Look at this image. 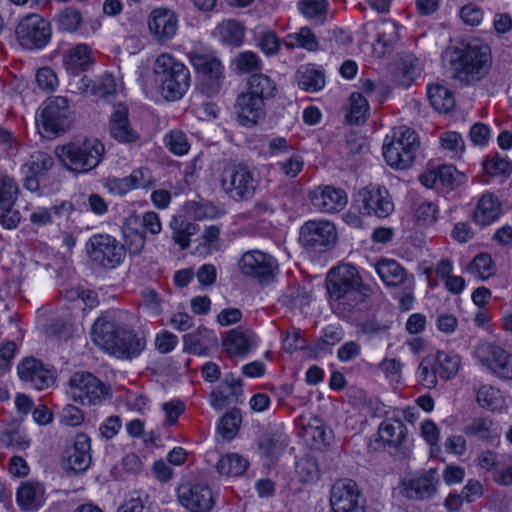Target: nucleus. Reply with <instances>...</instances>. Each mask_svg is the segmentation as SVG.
Segmentation results:
<instances>
[{
	"instance_id": "obj_19",
	"label": "nucleus",
	"mask_w": 512,
	"mask_h": 512,
	"mask_svg": "<svg viewBox=\"0 0 512 512\" xmlns=\"http://www.w3.org/2000/svg\"><path fill=\"white\" fill-rule=\"evenodd\" d=\"M311 205L322 213L333 214L343 210L348 202L346 192L331 185H320L309 192Z\"/></svg>"
},
{
	"instance_id": "obj_29",
	"label": "nucleus",
	"mask_w": 512,
	"mask_h": 512,
	"mask_svg": "<svg viewBox=\"0 0 512 512\" xmlns=\"http://www.w3.org/2000/svg\"><path fill=\"white\" fill-rule=\"evenodd\" d=\"M69 90L75 94H90L107 97L115 91V84L111 77L105 79L103 87H96L94 82L86 75L73 74L69 82Z\"/></svg>"
},
{
	"instance_id": "obj_44",
	"label": "nucleus",
	"mask_w": 512,
	"mask_h": 512,
	"mask_svg": "<svg viewBox=\"0 0 512 512\" xmlns=\"http://www.w3.org/2000/svg\"><path fill=\"white\" fill-rule=\"evenodd\" d=\"M82 22V13L73 7H66L62 9L56 18L58 29L68 33L76 32Z\"/></svg>"
},
{
	"instance_id": "obj_11",
	"label": "nucleus",
	"mask_w": 512,
	"mask_h": 512,
	"mask_svg": "<svg viewBox=\"0 0 512 512\" xmlns=\"http://www.w3.org/2000/svg\"><path fill=\"white\" fill-rule=\"evenodd\" d=\"M86 250L91 261L107 269L119 266L126 254L125 246L109 234L91 236Z\"/></svg>"
},
{
	"instance_id": "obj_56",
	"label": "nucleus",
	"mask_w": 512,
	"mask_h": 512,
	"mask_svg": "<svg viewBox=\"0 0 512 512\" xmlns=\"http://www.w3.org/2000/svg\"><path fill=\"white\" fill-rule=\"evenodd\" d=\"M259 446L266 457H276L284 451L287 440L281 435L267 436L260 441Z\"/></svg>"
},
{
	"instance_id": "obj_6",
	"label": "nucleus",
	"mask_w": 512,
	"mask_h": 512,
	"mask_svg": "<svg viewBox=\"0 0 512 512\" xmlns=\"http://www.w3.org/2000/svg\"><path fill=\"white\" fill-rule=\"evenodd\" d=\"M260 181L255 169L246 163H228L220 175V187L225 195L234 202L251 200Z\"/></svg>"
},
{
	"instance_id": "obj_30",
	"label": "nucleus",
	"mask_w": 512,
	"mask_h": 512,
	"mask_svg": "<svg viewBox=\"0 0 512 512\" xmlns=\"http://www.w3.org/2000/svg\"><path fill=\"white\" fill-rule=\"evenodd\" d=\"M213 35L225 45L239 47L244 42L245 27L239 21L228 19L216 26Z\"/></svg>"
},
{
	"instance_id": "obj_4",
	"label": "nucleus",
	"mask_w": 512,
	"mask_h": 512,
	"mask_svg": "<svg viewBox=\"0 0 512 512\" xmlns=\"http://www.w3.org/2000/svg\"><path fill=\"white\" fill-rule=\"evenodd\" d=\"M153 72L160 94L167 101L181 99L190 87L188 68L169 53H162L156 58Z\"/></svg>"
},
{
	"instance_id": "obj_58",
	"label": "nucleus",
	"mask_w": 512,
	"mask_h": 512,
	"mask_svg": "<svg viewBox=\"0 0 512 512\" xmlns=\"http://www.w3.org/2000/svg\"><path fill=\"white\" fill-rule=\"evenodd\" d=\"M17 502L25 510H33L38 507L37 489L32 484L21 485L17 492Z\"/></svg>"
},
{
	"instance_id": "obj_36",
	"label": "nucleus",
	"mask_w": 512,
	"mask_h": 512,
	"mask_svg": "<svg viewBox=\"0 0 512 512\" xmlns=\"http://www.w3.org/2000/svg\"><path fill=\"white\" fill-rule=\"evenodd\" d=\"M283 44L288 49L301 48L309 52H315L319 49V41L308 27H301L297 32L287 34Z\"/></svg>"
},
{
	"instance_id": "obj_60",
	"label": "nucleus",
	"mask_w": 512,
	"mask_h": 512,
	"mask_svg": "<svg viewBox=\"0 0 512 512\" xmlns=\"http://www.w3.org/2000/svg\"><path fill=\"white\" fill-rule=\"evenodd\" d=\"M36 82L38 87L45 92H53L58 87V77L50 67H42L37 70Z\"/></svg>"
},
{
	"instance_id": "obj_49",
	"label": "nucleus",
	"mask_w": 512,
	"mask_h": 512,
	"mask_svg": "<svg viewBox=\"0 0 512 512\" xmlns=\"http://www.w3.org/2000/svg\"><path fill=\"white\" fill-rule=\"evenodd\" d=\"M438 371L433 358H423L417 370V377L426 388H434L437 385Z\"/></svg>"
},
{
	"instance_id": "obj_33",
	"label": "nucleus",
	"mask_w": 512,
	"mask_h": 512,
	"mask_svg": "<svg viewBox=\"0 0 512 512\" xmlns=\"http://www.w3.org/2000/svg\"><path fill=\"white\" fill-rule=\"evenodd\" d=\"M298 86L308 92L320 91L325 86V74L314 65L300 67L296 74Z\"/></svg>"
},
{
	"instance_id": "obj_42",
	"label": "nucleus",
	"mask_w": 512,
	"mask_h": 512,
	"mask_svg": "<svg viewBox=\"0 0 512 512\" xmlns=\"http://www.w3.org/2000/svg\"><path fill=\"white\" fill-rule=\"evenodd\" d=\"M53 165L54 158L50 154L43 151H35L24 163L23 168L25 169L26 174L39 176L50 170Z\"/></svg>"
},
{
	"instance_id": "obj_3",
	"label": "nucleus",
	"mask_w": 512,
	"mask_h": 512,
	"mask_svg": "<svg viewBox=\"0 0 512 512\" xmlns=\"http://www.w3.org/2000/svg\"><path fill=\"white\" fill-rule=\"evenodd\" d=\"M455 77L466 85L483 79L492 66L490 47L479 41H471L462 48H455L449 60Z\"/></svg>"
},
{
	"instance_id": "obj_7",
	"label": "nucleus",
	"mask_w": 512,
	"mask_h": 512,
	"mask_svg": "<svg viewBox=\"0 0 512 512\" xmlns=\"http://www.w3.org/2000/svg\"><path fill=\"white\" fill-rule=\"evenodd\" d=\"M420 147L416 131L406 126L394 128L383 144V156L386 163L398 170L410 168L416 159Z\"/></svg>"
},
{
	"instance_id": "obj_16",
	"label": "nucleus",
	"mask_w": 512,
	"mask_h": 512,
	"mask_svg": "<svg viewBox=\"0 0 512 512\" xmlns=\"http://www.w3.org/2000/svg\"><path fill=\"white\" fill-rule=\"evenodd\" d=\"M179 503L190 512H209L214 506V495L206 484L183 482L177 488Z\"/></svg>"
},
{
	"instance_id": "obj_40",
	"label": "nucleus",
	"mask_w": 512,
	"mask_h": 512,
	"mask_svg": "<svg viewBox=\"0 0 512 512\" xmlns=\"http://www.w3.org/2000/svg\"><path fill=\"white\" fill-rule=\"evenodd\" d=\"M438 374L442 379L449 380L459 371L460 357L453 353L438 351L433 358Z\"/></svg>"
},
{
	"instance_id": "obj_59",
	"label": "nucleus",
	"mask_w": 512,
	"mask_h": 512,
	"mask_svg": "<svg viewBox=\"0 0 512 512\" xmlns=\"http://www.w3.org/2000/svg\"><path fill=\"white\" fill-rule=\"evenodd\" d=\"M201 335H212V332L206 328H198L197 331L184 335L183 343L185 351L200 354L205 347L200 337Z\"/></svg>"
},
{
	"instance_id": "obj_14",
	"label": "nucleus",
	"mask_w": 512,
	"mask_h": 512,
	"mask_svg": "<svg viewBox=\"0 0 512 512\" xmlns=\"http://www.w3.org/2000/svg\"><path fill=\"white\" fill-rule=\"evenodd\" d=\"M474 357L482 366L502 379H512V354L500 345L483 341L474 350Z\"/></svg>"
},
{
	"instance_id": "obj_20",
	"label": "nucleus",
	"mask_w": 512,
	"mask_h": 512,
	"mask_svg": "<svg viewBox=\"0 0 512 512\" xmlns=\"http://www.w3.org/2000/svg\"><path fill=\"white\" fill-rule=\"evenodd\" d=\"M436 471L429 469L410 479L401 481L399 493L409 500H425L431 498L437 491Z\"/></svg>"
},
{
	"instance_id": "obj_2",
	"label": "nucleus",
	"mask_w": 512,
	"mask_h": 512,
	"mask_svg": "<svg viewBox=\"0 0 512 512\" xmlns=\"http://www.w3.org/2000/svg\"><path fill=\"white\" fill-rule=\"evenodd\" d=\"M91 338L101 350L120 360L135 359L146 347L143 333L105 318L94 322Z\"/></svg>"
},
{
	"instance_id": "obj_25",
	"label": "nucleus",
	"mask_w": 512,
	"mask_h": 512,
	"mask_svg": "<svg viewBox=\"0 0 512 512\" xmlns=\"http://www.w3.org/2000/svg\"><path fill=\"white\" fill-rule=\"evenodd\" d=\"M110 135L120 143H135L139 140V133L131 126L128 109L119 105L113 111L109 120Z\"/></svg>"
},
{
	"instance_id": "obj_41",
	"label": "nucleus",
	"mask_w": 512,
	"mask_h": 512,
	"mask_svg": "<svg viewBox=\"0 0 512 512\" xmlns=\"http://www.w3.org/2000/svg\"><path fill=\"white\" fill-rule=\"evenodd\" d=\"M299 10L307 19L322 24L328 16L327 0H300Z\"/></svg>"
},
{
	"instance_id": "obj_62",
	"label": "nucleus",
	"mask_w": 512,
	"mask_h": 512,
	"mask_svg": "<svg viewBox=\"0 0 512 512\" xmlns=\"http://www.w3.org/2000/svg\"><path fill=\"white\" fill-rule=\"evenodd\" d=\"M279 170L288 178H295L304 168L303 157L299 154H292L284 161L277 163Z\"/></svg>"
},
{
	"instance_id": "obj_34",
	"label": "nucleus",
	"mask_w": 512,
	"mask_h": 512,
	"mask_svg": "<svg viewBox=\"0 0 512 512\" xmlns=\"http://www.w3.org/2000/svg\"><path fill=\"white\" fill-rule=\"evenodd\" d=\"M248 466V460L242 455L238 453H227L218 459L216 470L220 475L237 477L244 474Z\"/></svg>"
},
{
	"instance_id": "obj_52",
	"label": "nucleus",
	"mask_w": 512,
	"mask_h": 512,
	"mask_svg": "<svg viewBox=\"0 0 512 512\" xmlns=\"http://www.w3.org/2000/svg\"><path fill=\"white\" fill-rule=\"evenodd\" d=\"M438 212V205L435 202L424 201L415 208L414 218L419 225H431L437 220Z\"/></svg>"
},
{
	"instance_id": "obj_51",
	"label": "nucleus",
	"mask_w": 512,
	"mask_h": 512,
	"mask_svg": "<svg viewBox=\"0 0 512 512\" xmlns=\"http://www.w3.org/2000/svg\"><path fill=\"white\" fill-rule=\"evenodd\" d=\"M165 145L175 155L186 154L190 149V144L184 132L181 130H172L164 138Z\"/></svg>"
},
{
	"instance_id": "obj_47",
	"label": "nucleus",
	"mask_w": 512,
	"mask_h": 512,
	"mask_svg": "<svg viewBox=\"0 0 512 512\" xmlns=\"http://www.w3.org/2000/svg\"><path fill=\"white\" fill-rule=\"evenodd\" d=\"M467 270L481 280L488 279L495 272L492 258L486 253L477 255L469 264Z\"/></svg>"
},
{
	"instance_id": "obj_28",
	"label": "nucleus",
	"mask_w": 512,
	"mask_h": 512,
	"mask_svg": "<svg viewBox=\"0 0 512 512\" xmlns=\"http://www.w3.org/2000/svg\"><path fill=\"white\" fill-rule=\"evenodd\" d=\"M501 214V203L493 193L481 196L473 214L474 222L480 226H487L496 221Z\"/></svg>"
},
{
	"instance_id": "obj_35",
	"label": "nucleus",
	"mask_w": 512,
	"mask_h": 512,
	"mask_svg": "<svg viewBox=\"0 0 512 512\" xmlns=\"http://www.w3.org/2000/svg\"><path fill=\"white\" fill-rule=\"evenodd\" d=\"M190 61L197 72L209 80L218 81L222 77L223 66L217 58L193 53L190 55Z\"/></svg>"
},
{
	"instance_id": "obj_63",
	"label": "nucleus",
	"mask_w": 512,
	"mask_h": 512,
	"mask_svg": "<svg viewBox=\"0 0 512 512\" xmlns=\"http://www.w3.org/2000/svg\"><path fill=\"white\" fill-rule=\"evenodd\" d=\"M491 421L485 418H476L464 429L466 435L487 439L491 434Z\"/></svg>"
},
{
	"instance_id": "obj_1",
	"label": "nucleus",
	"mask_w": 512,
	"mask_h": 512,
	"mask_svg": "<svg viewBox=\"0 0 512 512\" xmlns=\"http://www.w3.org/2000/svg\"><path fill=\"white\" fill-rule=\"evenodd\" d=\"M326 285L332 311L343 319H350L365 303L367 291L357 268L339 264L327 274Z\"/></svg>"
},
{
	"instance_id": "obj_15",
	"label": "nucleus",
	"mask_w": 512,
	"mask_h": 512,
	"mask_svg": "<svg viewBox=\"0 0 512 512\" xmlns=\"http://www.w3.org/2000/svg\"><path fill=\"white\" fill-rule=\"evenodd\" d=\"M238 265L244 275L255 278L261 283L270 281L278 269L276 259L260 250L245 252Z\"/></svg>"
},
{
	"instance_id": "obj_48",
	"label": "nucleus",
	"mask_w": 512,
	"mask_h": 512,
	"mask_svg": "<svg viewBox=\"0 0 512 512\" xmlns=\"http://www.w3.org/2000/svg\"><path fill=\"white\" fill-rule=\"evenodd\" d=\"M238 72L248 74L262 69V60L252 51L239 53L233 60Z\"/></svg>"
},
{
	"instance_id": "obj_46",
	"label": "nucleus",
	"mask_w": 512,
	"mask_h": 512,
	"mask_svg": "<svg viewBox=\"0 0 512 512\" xmlns=\"http://www.w3.org/2000/svg\"><path fill=\"white\" fill-rule=\"evenodd\" d=\"M477 402L481 407L495 411L503 406L504 400L500 390L490 385H483L477 392Z\"/></svg>"
},
{
	"instance_id": "obj_27",
	"label": "nucleus",
	"mask_w": 512,
	"mask_h": 512,
	"mask_svg": "<svg viewBox=\"0 0 512 512\" xmlns=\"http://www.w3.org/2000/svg\"><path fill=\"white\" fill-rule=\"evenodd\" d=\"M63 63L71 74L87 71L95 63L93 50L87 44H77L64 54Z\"/></svg>"
},
{
	"instance_id": "obj_54",
	"label": "nucleus",
	"mask_w": 512,
	"mask_h": 512,
	"mask_svg": "<svg viewBox=\"0 0 512 512\" xmlns=\"http://www.w3.org/2000/svg\"><path fill=\"white\" fill-rule=\"evenodd\" d=\"M241 423V416L238 410H232L225 414L218 426V431L221 436L227 440H231L236 435L239 425Z\"/></svg>"
},
{
	"instance_id": "obj_5",
	"label": "nucleus",
	"mask_w": 512,
	"mask_h": 512,
	"mask_svg": "<svg viewBox=\"0 0 512 512\" xmlns=\"http://www.w3.org/2000/svg\"><path fill=\"white\" fill-rule=\"evenodd\" d=\"M105 153V147L96 138L69 142L56 147V154L64 166L76 173H87L96 168Z\"/></svg>"
},
{
	"instance_id": "obj_23",
	"label": "nucleus",
	"mask_w": 512,
	"mask_h": 512,
	"mask_svg": "<svg viewBox=\"0 0 512 512\" xmlns=\"http://www.w3.org/2000/svg\"><path fill=\"white\" fill-rule=\"evenodd\" d=\"M256 334L248 328L229 330L222 339V347L229 356L244 357L257 346Z\"/></svg>"
},
{
	"instance_id": "obj_37",
	"label": "nucleus",
	"mask_w": 512,
	"mask_h": 512,
	"mask_svg": "<svg viewBox=\"0 0 512 512\" xmlns=\"http://www.w3.org/2000/svg\"><path fill=\"white\" fill-rule=\"evenodd\" d=\"M427 95L433 108L441 113L451 111L455 106L453 93L442 84H431L427 88Z\"/></svg>"
},
{
	"instance_id": "obj_45",
	"label": "nucleus",
	"mask_w": 512,
	"mask_h": 512,
	"mask_svg": "<svg viewBox=\"0 0 512 512\" xmlns=\"http://www.w3.org/2000/svg\"><path fill=\"white\" fill-rule=\"evenodd\" d=\"M439 188L453 190L465 181V175L452 165L438 166Z\"/></svg>"
},
{
	"instance_id": "obj_50",
	"label": "nucleus",
	"mask_w": 512,
	"mask_h": 512,
	"mask_svg": "<svg viewBox=\"0 0 512 512\" xmlns=\"http://www.w3.org/2000/svg\"><path fill=\"white\" fill-rule=\"evenodd\" d=\"M125 246L130 254L138 255L146 243L145 231H140L127 225L124 229Z\"/></svg>"
},
{
	"instance_id": "obj_22",
	"label": "nucleus",
	"mask_w": 512,
	"mask_h": 512,
	"mask_svg": "<svg viewBox=\"0 0 512 512\" xmlns=\"http://www.w3.org/2000/svg\"><path fill=\"white\" fill-rule=\"evenodd\" d=\"M17 371L22 381L30 383L37 390L46 389L54 383L53 372L35 358L22 360Z\"/></svg>"
},
{
	"instance_id": "obj_64",
	"label": "nucleus",
	"mask_w": 512,
	"mask_h": 512,
	"mask_svg": "<svg viewBox=\"0 0 512 512\" xmlns=\"http://www.w3.org/2000/svg\"><path fill=\"white\" fill-rule=\"evenodd\" d=\"M493 480L502 486L512 485V455H506L503 463L492 475Z\"/></svg>"
},
{
	"instance_id": "obj_61",
	"label": "nucleus",
	"mask_w": 512,
	"mask_h": 512,
	"mask_svg": "<svg viewBox=\"0 0 512 512\" xmlns=\"http://www.w3.org/2000/svg\"><path fill=\"white\" fill-rule=\"evenodd\" d=\"M505 456L506 454H498L490 450L483 451L477 457V464L481 469L492 472L493 475L499 466H501V463H503Z\"/></svg>"
},
{
	"instance_id": "obj_18",
	"label": "nucleus",
	"mask_w": 512,
	"mask_h": 512,
	"mask_svg": "<svg viewBox=\"0 0 512 512\" xmlns=\"http://www.w3.org/2000/svg\"><path fill=\"white\" fill-rule=\"evenodd\" d=\"M148 30L158 44H166L174 38L178 29V17L168 8L153 9L147 18Z\"/></svg>"
},
{
	"instance_id": "obj_8",
	"label": "nucleus",
	"mask_w": 512,
	"mask_h": 512,
	"mask_svg": "<svg viewBox=\"0 0 512 512\" xmlns=\"http://www.w3.org/2000/svg\"><path fill=\"white\" fill-rule=\"evenodd\" d=\"M36 119L38 127L48 138H54L65 133L72 123V111L69 101L63 96L47 98L39 108Z\"/></svg>"
},
{
	"instance_id": "obj_32",
	"label": "nucleus",
	"mask_w": 512,
	"mask_h": 512,
	"mask_svg": "<svg viewBox=\"0 0 512 512\" xmlns=\"http://www.w3.org/2000/svg\"><path fill=\"white\" fill-rule=\"evenodd\" d=\"M375 270L387 286L393 287L404 283L407 275L405 269L392 259L378 261L375 265Z\"/></svg>"
},
{
	"instance_id": "obj_39",
	"label": "nucleus",
	"mask_w": 512,
	"mask_h": 512,
	"mask_svg": "<svg viewBox=\"0 0 512 512\" xmlns=\"http://www.w3.org/2000/svg\"><path fill=\"white\" fill-rule=\"evenodd\" d=\"M276 89L275 82L265 74H254L249 78L247 91L263 102L272 99Z\"/></svg>"
},
{
	"instance_id": "obj_10",
	"label": "nucleus",
	"mask_w": 512,
	"mask_h": 512,
	"mask_svg": "<svg viewBox=\"0 0 512 512\" xmlns=\"http://www.w3.org/2000/svg\"><path fill=\"white\" fill-rule=\"evenodd\" d=\"M68 384L72 400L83 406L100 405L109 395V387L90 372L74 373Z\"/></svg>"
},
{
	"instance_id": "obj_55",
	"label": "nucleus",
	"mask_w": 512,
	"mask_h": 512,
	"mask_svg": "<svg viewBox=\"0 0 512 512\" xmlns=\"http://www.w3.org/2000/svg\"><path fill=\"white\" fill-rule=\"evenodd\" d=\"M257 46L267 56H273L278 53L280 40L277 34L272 30L260 31L257 36Z\"/></svg>"
},
{
	"instance_id": "obj_24",
	"label": "nucleus",
	"mask_w": 512,
	"mask_h": 512,
	"mask_svg": "<svg viewBox=\"0 0 512 512\" xmlns=\"http://www.w3.org/2000/svg\"><path fill=\"white\" fill-rule=\"evenodd\" d=\"M378 434L384 445L400 450L407 456L408 429L403 421L395 418L383 420Z\"/></svg>"
},
{
	"instance_id": "obj_12",
	"label": "nucleus",
	"mask_w": 512,
	"mask_h": 512,
	"mask_svg": "<svg viewBox=\"0 0 512 512\" xmlns=\"http://www.w3.org/2000/svg\"><path fill=\"white\" fill-rule=\"evenodd\" d=\"M299 241L306 249L325 252L335 246L337 230L328 220H309L300 228Z\"/></svg>"
},
{
	"instance_id": "obj_9",
	"label": "nucleus",
	"mask_w": 512,
	"mask_h": 512,
	"mask_svg": "<svg viewBox=\"0 0 512 512\" xmlns=\"http://www.w3.org/2000/svg\"><path fill=\"white\" fill-rule=\"evenodd\" d=\"M15 36L19 45L25 49H43L51 40V24L40 14L30 13L18 22Z\"/></svg>"
},
{
	"instance_id": "obj_38",
	"label": "nucleus",
	"mask_w": 512,
	"mask_h": 512,
	"mask_svg": "<svg viewBox=\"0 0 512 512\" xmlns=\"http://www.w3.org/2000/svg\"><path fill=\"white\" fill-rule=\"evenodd\" d=\"M74 210L73 204L63 201L49 208L40 207L30 214V221L36 226H46L52 223L53 215H70Z\"/></svg>"
},
{
	"instance_id": "obj_13",
	"label": "nucleus",
	"mask_w": 512,
	"mask_h": 512,
	"mask_svg": "<svg viewBox=\"0 0 512 512\" xmlns=\"http://www.w3.org/2000/svg\"><path fill=\"white\" fill-rule=\"evenodd\" d=\"M362 215L386 218L394 211V203L385 187L370 185L359 190L354 198Z\"/></svg>"
},
{
	"instance_id": "obj_26",
	"label": "nucleus",
	"mask_w": 512,
	"mask_h": 512,
	"mask_svg": "<svg viewBox=\"0 0 512 512\" xmlns=\"http://www.w3.org/2000/svg\"><path fill=\"white\" fill-rule=\"evenodd\" d=\"M90 450V438L84 433L77 434L74 445L67 456L66 469L75 473L85 471L91 464Z\"/></svg>"
},
{
	"instance_id": "obj_57",
	"label": "nucleus",
	"mask_w": 512,
	"mask_h": 512,
	"mask_svg": "<svg viewBox=\"0 0 512 512\" xmlns=\"http://www.w3.org/2000/svg\"><path fill=\"white\" fill-rule=\"evenodd\" d=\"M483 169L490 176L509 175L512 170V163L506 158L494 156L485 159Z\"/></svg>"
},
{
	"instance_id": "obj_21",
	"label": "nucleus",
	"mask_w": 512,
	"mask_h": 512,
	"mask_svg": "<svg viewBox=\"0 0 512 512\" xmlns=\"http://www.w3.org/2000/svg\"><path fill=\"white\" fill-rule=\"evenodd\" d=\"M237 121L245 127H253L265 118V102L246 91L238 95L235 106Z\"/></svg>"
},
{
	"instance_id": "obj_17",
	"label": "nucleus",
	"mask_w": 512,
	"mask_h": 512,
	"mask_svg": "<svg viewBox=\"0 0 512 512\" xmlns=\"http://www.w3.org/2000/svg\"><path fill=\"white\" fill-rule=\"evenodd\" d=\"M330 504L333 512H364L360 491L351 479H340L333 484Z\"/></svg>"
},
{
	"instance_id": "obj_31",
	"label": "nucleus",
	"mask_w": 512,
	"mask_h": 512,
	"mask_svg": "<svg viewBox=\"0 0 512 512\" xmlns=\"http://www.w3.org/2000/svg\"><path fill=\"white\" fill-rule=\"evenodd\" d=\"M398 39L399 36L396 24L391 21L383 22L378 28L377 39L373 45V51L376 57L381 58L386 53L390 52Z\"/></svg>"
},
{
	"instance_id": "obj_53",
	"label": "nucleus",
	"mask_w": 512,
	"mask_h": 512,
	"mask_svg": "<svg viewBox=\"0 0 512 512\" xmlns=\"http://www.w3.org/2000/svg\"><path fill=\"white\" fill-rule=\"evenodd\" d=\"M16 182L8 176L0 179V209L12 208L17 195Z\"/></svg>"
},
{
	"instance_id": "obj_43",
	"label": "nucleus",
	"mask_w": 512,
	"mask_h": 512,
	"mask_svg": "<svg viewBox=\"0 0 512 512\" xmlns=\"http://www.w3.org/2000/svg\"><path fill=\"white\" fill-rule=\"evenodd\" d=\"M369 112L367 99L359 92H353L349 98V110L346 118L350 124H359L365 121Z\"/></svg>"
}]
</instances>
